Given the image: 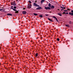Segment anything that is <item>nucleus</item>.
I'll return each instance as SVG.
<instances>
[{
    "label": "nucleus",
    "instance_id": "1",
    "mask_svg": "<svg viewBox=\"0 0 73 73\" xmlns=\"http://www.w3.org/2000/svg\"><path fill=\"white\" fill-rule=\"evenodd\" d=\"M34 6H35V7H40L39 5H37V4H36L35 3H34Z\"/></svg>",
    "mask_w": 73,
    "mask_h": 73
},
{
    "label": "nucleus",
    "instance_id": "2",
    "mask_svg": "<svg viewBox=\"0 0 73 73\" xmlns=\"http://www.w3.org/2000/svg\"><path fill=\"white\" fill-rule=\"evenodd\" d=\"M44 8L45 9H50V8L49 7H45Z\"/></svg>",
    "mask_w": 73,
    "mask_h": 73
},
{
    "label": "nucleus",
    "instance_id": "3",
    "mask_svg": "<svg viewBox=\"0 0 73 73\" xmlns=\"http://www.w3.org/2000/svg\"><path fill=\"white\" fill-rule=\"evenodd\" d=\"M23 14H26L27 13V12L25 11H22Z\"/></svg>",
    "mask_w": 73,
    "mask_h": 73
},
{
    "label": "nucleus",
    "instance_id": "4",
    "mask_svg": "<svg viewBox=\"0 0 73 73\" xmlns=\"http://www.w3.org/2000/svg\"><path fill=\"white\" fill-rule=\"evenodd\" d=\"M42 9V8H41V7H39L38 8H37V9Z\"/></svg>",
    "mask_w": 73,
    "mask_h": 73
},
{
    "label": "nucleus",
    "instance_id": "5",
    "mask_svg": "<svg viewBox=\"0 0 73 73\" xmlns=\"http://www.w3.org/2000/svg\"><path fill=\"white\" fill-rule=\"evenodd\" d=\"M69 15H70L73 16V13H69Z\"/></svg>",
    "mask_w": 73,
    "mask_h": 73
},
{
    "label": "nucleus",
    "instance_id": "6",
    "mask_svg": "<svg viewBox=\"0 0 73 73\" xmlns=\"http://www.w3.org/2000/svg\"><path fill=\"white\" fill-rule=\"evenodd\" d=\"M58 15H59L60 16H62V14H61V13H58Z\"/></svg>",
    "mask_w": 73,
    "mask_h": 73
},
{
    "label": "nucleus",
    "instance_id": "7",
    "mask_svg": "<svg viewBox=\"0 0 73 73\" xmlns=\"http://www.w3.org/2000/svg\"><path fill=\"white\" fill-rule=\"evenodd\" d=\"M29 8H32V5L30 4L29 6Z\"/></svg>",
    "mask_w": 73,
    "mask_h": 73
},
{
    "label": "nucleus",
    "instance_id": "8",
    "mask_svg": "<svg viewBox=\"0 0 73 73\" xmlns=\"http://www.w3.org/2000/svg\"><path fill=\"white\" fill-rule=\"evenodd\" d=\"M53 17V18H54V19H56V20L57 21V18L56 17H55V16Z\"/></svg>",
    "mask_w": 73,
    "mask_h": 73
},
{
    "label": "nucleus",
    "instance_id": "9",
    "mask_svg": "<svg viewBox=\"0 0 73 73\" xmlns=\"http://www.w3.org/2000/svg\"><path fill=\"white\" fill-rule=\"evenodd\" d=\"M11 9H13V11H17L16 9H15L13 8H11Z\"/></svg>",
    "mask_w": 73,
    "mask_h": 73
},
{
    "label": "nucleus",
    "instance_id": "10",
    "mask_svg": "<svg viewBox=\"0 0 73 73\" xmlns=\"http://www.w3.org/2000/svg\"><path fill=\"white\" fill-rule=\"evenodd\" d=\"M7 15H8V16H12V15L11 14H7Z\"/></svg>",
    "mask_w": 73,
    "mask_h": 73
},
{
    "label": "nucleus",
    "instance_id": "11",
    "mask_svg": "<svg viewBox=\"0 0 73 73\" xmlns=\"http://www.w3.org/2000/svg\"><path fill=\"white\" fill-rule=\"evenodd\" d=\"M44 0L41 1V4L43 3H44Z\"/></svg>",
    "mask_w": 73,
    "mask_h": 73
},
{
    "label": "nucleus",
    "instance_id": "12",
    "mask_svg": "<svg viewBox=\"0 0 73 73\" xmlns=\"http://www.w3.org/2000/svg\"><path fill=\"white\" fill-rule=\"evenodd\" d=\"M51 8H54V6H53V5H52L51 6Z\"/></svg>",
    "mask_w": 73,
    "mask_h": 73
},
{
    "label": "nucleus",
    "instance_id": "13",
    "mask_svg": "<svg viewBox=\"0 0 73 73\" xmlns=\"http://www.w3.org/2000/svg\"><path fill=\"white\" fill-rule=\"evenodd\" d=\"M48 20H49V21H52V20H51L49 18H48Z\"/></svg>",
    "mask_w": 73,
    "mask_h": 73
},
{
    "label": "nucleus",
    "instance_id": "14",
    "mask_svg": "<svg viewBox=\"0 0 73 73\" xmlns=\"http://www.w3.org/2000/svg\"><path fill=\"white\" fill-rule=\"evenodd\" d=\"M33 15H35V16H37V14H36L35 13H34Z\"/></svg>",
    "mask_w": 73,
    "mask_h": 73
},
{
    "label": "nucleus",
    "instance_id": "15",
    "mask_svg": "<svg viewBox=\"0 0 73 73\" xmlns=\"http://www.w3.org/2000/svg\"><path fill=\"white\" fill-rule=\"evenodd\" d=\"M61 7V8H62V9H65V7Z\"/></svg>",
    "mask_w": 73,
    "mask_h": 73
},
{
    "label": "nucleus",
    "instance_id": "16",
    "mask_svg": "<svg viewBox=\"0 0 73 73\" xmlns=\"http://www.w3.org/2000/svg\"><path fill=\"white\" fill-rule=\"evenodd\" d=\"M37 56H38V54L36 53V54H35L36 57H37Z\"/></svg>",
    "mask_w": 73,
    "mask_h": 73
},
{
    "label": "nucleus",
    "instance_id": "17",
    "mask_svg": "<svg viewBox=\"0 0 73 73\" xmlns=\"http://www.w3.org/2000/svg\"><path fill=\"white\" fill-rule=\"evenodd\" d=\"M50 6H51V5L50 4V3H49L48 7H50Z\"/></svg>",
    "mask_w": 73,
    "mask_h": 73
},
{
    "label": "nucleus",
    "instance_id": "18",
    "mask_svg": "<svg viewBox=\"0 0 73 73\" xmlns=\"http://www.w3.org/2000/svg\"><path fill=\"white\" fill-rule=\"evenodd\" d=\"M57 41H60V39H59V38H58L57 39Z\"/></svg>",
    "mask_w": 73,
    "mask_h": 73
},
{
    "label": "nucleus",
    "instance_id": "19",
    "mask_svg": "<svg viewBox=\"0 0 73 73\" xmlns=\"http://www.w3.org/2000/svg\"><path fill=\"white\" fill-rule=\"evenodd\" d=\"M16 13H19V11H16L15 12Z\"/></svg>",
    "mask_w": 73,
    "mask_h": 73
},
{
    "label": "nucleus",
    "instance_id": "20",
    "mask_svg": "<svg viewBox=\"0 0 73 73\" xmlns=\"http://www.w3.org/2000/svg\"><path fill=\"white\" fill-rule=\"evenodd\" d=\"M39 17H42V15H39Z\"/></svg>",
    "mask_w": 73,
    "mask_h": 73
},
{
    "label": "nucleus",
    "instance_id": "21",
    "mask_svg": "<svg viewBox=\"0 0 73 73\" xmlns=\"http://www.w3.org/2000/svg\"><path fill=\"white\" fill-rule=\"evenodd\" d=\"M29 3H30V4H31V3H32V2H31V1H29Z\"/></svg>",
    "mask_w": 73,
    "mask_h": 73
},
{
    "label": "nucleus",
    "instance_id": "22",
    "mask_svg": "<svg viewBox=\"0 0 73 73\" xmlns=\"http://www.w3.org/2000/svg\"><path fill=\"white\" fill-rule=\"evenodd\" d=\"M14 9H16V6H14Z\"/></svg>",
    "mask_w": 73,
    "mask_h": 73
},
{
    "label": "nucleus",
    "instance_id": "23",
    "mask_svg": "<svg viewBox=\"0 0 73 73\" xmlns=\"http://www.w3.org/2000/svg\"><path fill=\"white\" fill-rule=\"evenodd\" d=\"M66 27H68V25H65Z\"/></svg>",
    "mask_w": 73,
    "mask_h": 73
},
{
    "label": "nucleus",
    "instance_id": "24",
    "mask_svg": "<svg viewBox=\"0 0 73 73\" xmlns=\"http://www.w3.org/2000/svg\"><path fill=\"white\" fill-rule=\"evenodd\" d=\"M64 12H67L68 11L67 10H64Z\"/></svg>",
    "mask_w": 73,
    "mask_h": 73
},
{
    "label": "nucleus",
    "instance_id": "25",
    "mask_svg": "<svg viewBox=\"0 0 73 73\" xmlns=\"http://www.w3.org/2000/svg\"><path fill=\"white\" fill-rule=\"evenodd\" d=\"M48 14H46V15H45V16H48Z\"/></svg>",
    "mask_w": 73,
    "mask_h": 73
},
{
    "label": "nucleus",
    "instance_id": "26",
    "mask_svg": "<svg viewBox=\"0 0 73 73\" xmlns=\"http://www.w3.org/2000/svg\"><path fill=\"white\" fill-rule=\"evenodd\" d=\"M2 10H3V9H0V11H2Z\"/></svg>",
    "mask_w": 73,
    "mask_h": 73
},
{
    "label": "nucleus",
    "instance_id": "27",
    "mask_svg": "<svg viewBox=\"0 0 73 73\" xmlns=\"http://www.w3.org/2000/svg\"><path fill=\"white\" fill-rule=\"evenodd\" d=\"M65 13H66L64 12H63V13H62V14H65Z\"/></svg>",
    "mask_w": 73,
    "mask_h": 73
},
{
    "label": "nucleus",
    "instance_id": "28",
    "mask_svg": "<svg viewBox=\"0 0 73 73\" xmlns=\"http://www.w3.org/2000/svg\"><path fill=\"white\" fill-rule=\"evenodd\" d=\"M13 6H11V8H13Z\"/></svg>",
    "mask_w": 73,
    "mask_h": 73
},
{
    "label": "nucleus",
    "instance_id": "29",
    "mask_svg": "<svg viewBox=\"0 0 73 73\" xmlns=\"http://www.w3.org/2000/svg\"><path fill=\"white\" fill-rule=\"evenodd\" d=\"M66 13V14H68V13Z\"/></svg>",
    "mask_w": 73,
    "mask_h": 73
},
{
    "label": "nucleus",
    "instance_id": "30",
    "mask_svg": "<svg viewBox=\"0 0 73 73\" xmlns=\"http://www.w3.org/2000/svg\"><path fill=\"white\" fill-rule=\"evenodd\" d=\"M71 12H73V11H71Z\"/></svg>",
    "mask_w": 73,
    "mask_h": 73
},
{
    "label": "nucleus",
    "instance_id": "31",
    "mask_svg": "<svg viewBox=\"0 0 73 73\" xmlns=\"http://www.w3.org/2000/svg\"><path fill=\"white\" fill-rule=\"evenodd\" d=\"M36 2H37V1H35V3H36Z\"/></svg>",
    "mask_w": 73,
    "mask_h": 73
},
{
    "label": "nucleus",
    "instance_id": "32",
    "mask_svg": "<svg viewBox=\"0 0 73 73\" xmlns=\"http://www.w3.org/2000/svg\"><path fill=\"white\" fill-rule=\"evenodd\" d=\"M64 5H62V7H64Z\"/></svg>",
    "mask_w": 73,
    "mask_h": 73
},
{
    "label": "nucleus",
    "instance_id": "33",
    "mask_svg": "<svg viewBox=\"0 0 73 73\" xmlns=\"http://www.w3.org/2000/svg\"><path fill=\"white\" fill-rule=\"evenodd\" d=\"M0 49H1V47H0Z\"/></svg>",
    "mask_w": 73,
    "mask_h": 73
},
{
    "label": "nucleus",
    "instance_id": "34",
    "mask_svg": "<svg viewBox=\"0 0 73 73\" xmlns=\"http://www.w3.org/2000/svg\"><path fill=\"white\" fill-rule=\"evenodd\" d=\"M58 11H60V10H59L58 9Z\"/></svg>",
    "mask_w": 73,
    "mask_h": 73
},
{
    "label": "nucleus",
    "instance_id": "35",
    "mask_svg": "<svg viewBox=\"0 0 73 73\" xmlns=\"http://www.w3.org/2000/svg\"><path fill=\"white\" fill-rule=\"evenodd\" d=\"M68 9V10H69V9Z\"/></svg>",
    "mask_w": 73,
    "mask_h": 73
}]
</instances>
